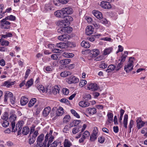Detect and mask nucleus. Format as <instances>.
Wrapping results in <instances>:
<instances>
[{
	"label": "nucleus",
	"instance_id": "obj_1",
	"mask_svg": "<svg viewBox=\"0 0 147 147\" xmlns=\"http://www.w3.org/2000/svg\"><path fill=\"white\" fill-rule=\"evenodd\" d=\"M72 31V28L69 26L61 27L57 30L58 32L62 34L58 37L59 40L65 42L67 41L70 38V36L66 34V33H70Z\"/></svg>",
	"mask_w": 147,
	"mask_h": 147
},
{
	"label": "nucleus",
	"instance_id": "obj_2",
	"mask_svg": "<svg viewBox=\"0 0 147 147\" xmlns=\"http://www.w3.org/2000/svg\"><path fill=\"white\" fill-rule=\"evenodd\" d=\"M134 59H135L134 57H129L128 63L124 66V69L126 73H129L133 69V63Z\"/></svg>",
	"mask_w": 147,
	"mask_h": 147
},
{
	"label": "nucleus",
	"instance_id": "obj_3",
	"mask_svg": "<svg viewBox=\"0 0 147 147\" xmlns=\"http://www.w3.org/2000/svg\"><path fill=\"white\" fill-rule=\"evenodd\" d=\"M3 19L0 21V27L3 29H9L10 28L11 23Z\"/></svg>",
	"mask_w": 147,
	"mask_h": 147
},
{
	"label": "nucleus",
	"instance_id": "obj_4",
	"mask_svg": "<svg viewBox=\"0 0 147 147\" xmlns=\"http://www.w3.org/2000/svg\"><path fill=\"white\" fill-rule=\"evenodd\" d=\"M67 79V82L69 84L76 83L79 81V79L78 78L73 75L71 76Z\"/></svg>",
	"mask_w": 147,
	"mask_h": 147
},
{
	"label": "nucleus",
	"instance_id": "obj_5",
	"mask_svg": "<svg viewBox=\"0 0 147 147\" xmlns=\"http://www.w3.org/2000/svg\"><path fill=\"white\" fill-rule=\"evenodd\" d=\"M18 125H16V128L15 129V122H13L11 123V126L12 129V131L13 132H15L16 131H18V135H19L21 134V131L22 129H20L18 126Z\"/></svg>",
	"mask_w": 147,
	"mask_h": 147
},
{
	"label": "nucleus",
	"instance_id": "obj_6",
	"mask_svg": "<svg viewBox=\"0 0 147 147\" xmlns=\"http://www.w3.org/2000/svg\"><path fill=\"white\" fill-rule=\"evenodd\" d=\"M87 88L89 90L95 91L98 89V87L96 84L90 83L88 84Z\"/></svg>",
	"mask_w": 147,
	"mask_h": 147
},
{
	"label": "nucleus",
	"instance_id": "obj_7",
	"mask_svg": "<svg viewBox=\"0 0 147 147\" xmlns=\"http://www.w3.org/2000/svg\"><path fill=\"white\" fill-rule=\"evenodd\" d=\"M100 6L105 9H110L111 8L110 3L107 1H102L100 3Z\"/></svg>",
	"mask_w": 147,
	"mask_h": 147
},
{
	"label": "nucleus",
	"instance_id": "obj_8",
	"mask_svg": "<svg viewBox=\"0 0 147 147\" xmlns=\"http://www.w3.org/2000/svg\"><path fill=\"white\" fill-rule=\"evenodd\" d=\"M94 28L91 26H89L87 27L86 29V33L87 35H90L94 32Z\"/></svg>",
	"mask_w": 147,
	"mask_h": 147
},
{
	"label": "nucleus",
	"instance_id": "obj_9",
	"mask_svg": "<svg viewBox=\"0 0 147 147\" xmlns=\"http://www.w3.org/2000/svg\"><path fill=\"white\" fill-rule=\"evenodd\" d=\"M59 24L61 26H62L63 27L67 26H69L70 24L69 21L66 19V18H64L63 20H61L58 22Z\"/></svg>",
	"mask_w": 147,
	"mask_h": 147
},
{
	"label": "nucleus",
	"instance_id": "obj_10",
	"mask_svg": "<svg viewBox=\"0 0 147 147\" xmlns=\"http://www.w3.org/2000/svg\"><path fill=\"white\" fill-rule=\"evenodd\" d=\"M92 13L96 18L98 19H101L102 17V15L101 12L98 11L94 10H93Z\"/></svg>",
	"mask_w": 147,
	"mask_h": 147
},
{
	"label": "nucleus",
	"instance_id": "obj_11",
	"mask_svg": "<svg viewBox=\"0 0 147 147\" xmlns=\"http://www.w3.org/2000/svg\"><path fill=\"white\" fill-rule=\"evenodd\" d=\"M51 110V108L48 107L44 109L43 111V115L44 117H45L47 116L49 114Z\"/></svg>",
	"mask_w": 147,
	"mask_h": 147
},
{
	"label": "nucleus",
	"instance_id": "obj_12",
	"mask_svg": "<svg viewBox=\"0 0 147 147\" xmlns=\"http://www.w3.org/2000/svg\"><path fill=\"white\" fill-rule=\"evenodd\" d=\"M86 111L90 115H93L96 113V109L94 107H90L87 109Z\"/></svg>",
	"mask_w": 147,
	"mask_h": 147
},
{
	"label": "nucleus",
	"instance_id": "obj_13",
	"mask_svg": "<svg viewBox=\"0 0 147 147\" xmlns=\"http://www.w3.org/2000/svg\"><path fill=\"white\" fill-rule=\"evenodd\" d=\"M63 9L64 11V12L66 13L67 15L72 14L73 12L72 9L69 7H65Z\"/></svg>",
	"mask_w": 147,
	"mask_h": 147
},
{
	"label": "nucleus",
	"instance_id": "obj_14",
	"mask_svg": "<svg viewBox=\"0 0 147 147\" xmlns=\"http://www.w3.org/2000/svg\"><path fill=\"white\" fill-rule=\"evenodd\" d=\"M28 98L24 96H22L20 100V103L21 105H25L28 102Z\"/></svg>",
	"mask_w": 147,
	"mask_h": 147
},
{
	"label": "nucleus",
	"instance_id": "obj_15",
	"mask_svg": "<svg viewBox=\"0 0 147 147\" xmlns=\"http://www.w3.org/2000/svg\"><path fill=\"white\" fill-rule=\"evenodd\" d=\"M100 53L99 50L97 49H93L91 51V54L92 55V57H95L98 56Z\"/></svg>",
	"mask_w": 147,
	"mask_h": 147
},
{
	"label": "nucleus",
	"instance_id": "obj_16",
	"mask_svg": "<svg viewBox=\"0 0 147 147\" xmlns=\"http://www.w3.org/2000/svg\"><path fill=\"white\" fill-rule=\"evenodd\" d=\"M80 106L82 107H85L89 106L90 104L89 102L86 101H81L79 103Z\"/></svg>",
	"mask_w": 147,
	"mask_h": 147
},
{
	"label": "nucleus",
	"instance_id": "obj_17",
	"mask_svg": "<svg viewBox=\"0 0 147 147\" xmlns=\"http://www.w3.org/2000/svg\"><path fill=\"white\" fill-rule=\"evenodd\" d=\"M113 114L110 112H108L107 114V121L110 123L113 122Z\"/></svg>",
	"mask_w": 147,
	"mask_h": 147
},
{
	"label": "nucleus",
	"instance_id": "obj_18",
	"mask_svg": "<svg viewBox=\"0 0 147 147\" xmlns=\"http://www.w3.org/2000/svg\"><path fill=\"white\" fill-rule=\"evenodd\" d=\"M72 73L70 71H65L61 72L60 74V76L62 77H66L69 75H71Z\"/></svg>",
	"mask_w": 147,
	"mask_h": 147
},
{
	"label": "nucleus",
	"instance_id": "obj_19",
	"mask_svg": "<svg viewBox=\"0 0 147 147\" xmlns=\"http://www.w3.org/2000/svg\"><path fill=\"white\" fill-rule=\"evenodd\" d=\"M71 61V60L69 59H62L60 61V63L61 65H64L68 64Z\"/></svg>",
	"mask_w": 147,
	"mask_h": 147
},
{
	"label": "nucleus",
	"instance_id": "obj_20",
	"mask_svg": "<svg viewBox=\"0 0 147 147\" xmlns=\"http://www.w3.org/2000/svg\"><path fill=\"white\" fill-rule=\"evenodd\" d=\"M115 69H116L115 65L114 64H111L108 66L106 71L107 72L109 73L111 72L112 71L114 70Z\"/></svg>",
	"mask_w": 147,
	"mask_h": 147
},
{
	"label": "nucleus",
	"instance_id": "obj_21",
	"mask_svg": "<svg viewBox=\"0 0 147 147\" xmlns=\"http://www.w3.org/2000/svg\"><path fill=\"white\" fill-rule=\"evenodd\" d=\"M0 43L1 45L2 46H8L9 44V41L5 40L2 38L0 39Z\"/></svg>",
	"mask_w": 147,
	"mask_h": 147
},
{
	"label": "nucleus",
	"instance_id": "obj_22",
	"mask_svg": "<svg viewBox=\"0 0 147 147\" xmlns=\"http://www.w3.org/2000/svg\"><path fill=\"white\" fill-rule=\"evenodd\" d=\"M30 131V129L28 126L24 127L22 129V133L24 135H26Z\"/></svg>",
	"mask_w": 147,
	"mask_h": 147
},
{
	"label": "nucleus",
	"instance_id": "obj_23",
	"mask_svg": "<svg viewBox=\"0 0 147 147\" xmlns=\"http://www.w3.org/2000/svg\"><path fill=\"white\" fill-rule=\"evenodd\" d=\"M128 119V116L127 114H125L124 117L123 123L124 124V126L125 128H127V121Z\"/></svg>",
	"mask_w": 147,
	"mask_h": 147
},
{
	"label": "nucleus",
	"instance_id": "obj_24",
	"mask_svg": "<svg viewBox=\"0 0 147 147\" xmlns=\"http://www.w3.org/2000/svg\"><path fill=\"white\" fill-rule=\"evenodd\" d=\"M81 46L85 48H89L90 47V45L88 42L83 41L81 44Z\"/></svg>",
	"mask_w": 147,
	"mask_h": 147
},
{
	"label": "nucleus",
	"instance_id": "obj_25",
	"mask_svg": "<svg viewBox=\"0 0 147 147\" xmlns=\"http://www.w3.org/2000/svg\"><path fill=\"white\" fill-rule=\"evenodd\" d=\"M64 113L63 108L61 107H59L57 109V115L58 116L62 115Z\"/></svg>",
	"mask_w": 147,
	"mask_h": 147
},
{
	"label": "nucleus",
	"instance_id": "obj_26",
	"mask_svg": "<svg viewBox=\"0 0 147 147\" xmlns=\"http://www.w3.org/2000/svg\"><path fill=\"white\" fill-rule=\"evenodd\" d=\"M113 49L111 47L108 48L106 49L103 51V54L106 55L109 54L111 52Z\"/></svg>",
	"mask_w": 147,
	"mask_h": 147
},
{
	"label": "nucleus",
	"instance_id": "obj_27",
	"mask_svg": "<svg viewBox=\"0 0 147 147\" xmlns=\"http://www.w3.org/2000/svg\"><path fill=\"white\" fill-rule=\"evenodd\" d=\"M64 147H70L72 145V144L68 139H65L63 142Z\"/></svg>",
	"mask_w": 147,
	"mask_h": 147
},
{
	"label": "nucleus",
	"instance_id": "obj_28",
	"mask_svg": "<svg viewBox=\"0 0 147 147\" xmlns=\"http://www.w3.org/2000/svg\"><path fill=\"white\" fill-rule=\"evenodd\" d=\"M44 135L42 134L38 136L37 139V142L38 143H42V142L43 140Z\"/></svg>",
	"mask_w": 147,
	"mask_h": 147
},
{
	"label": "nucleus",
	"instance_id": "obj_29",
	"mask_svg": "<svg viewBox=\"0 0 147 147\" xmlns=\"http://www.w3.org/2000/svg\"><path fill=\"white\" fill-rule=\"evenodd\" d=\"M59 87L57 86H56L53 88L52 92L55 95L59 92Z\"/></svg>",
	"mask_w": 147,
	"mask_h": 147
},
{
	"label": "nucleus",
	"instance_id": "obj_30",
	"mask_svg": "<svg viewBox=\"0 0 147 147\" xmlns=\"http://www.w3.org/2000/svg\"><path fill=\"white\" fill-rule=\"evenodd\" d=\"M51 5V3H49L48 4L45 5V9L47 11L52 10L53 7Z\"/></svg>",
	"mask_w": 147,
	"mask_h": 147
},
{
	"label": "nucleus",
	"instance_id": "obj_31",
	"mask_svg": "<svg viewBox=\"0 0 147 147\" xmlns=\"http://www.w3.org/2000/svg\"><path fill=\"white\" fill-rule=\"evenodd\" d=\"M74 55L72 53L65 52L63 53V56L67 58H71L73 57Z\"/></svg>",
	"mask_w": 147,
	"mask_h": 147
},
{
	"label": "nucleus",
	"instance_id": "obj_32",
	"mask_svg": "<svg viewBox=\"0 0 147 147\" xmlns=\"http://www.w3.org/2000/svg\"><path fill=\"white\" fill-rule=\"evenodd\" d=\"M14 84V82H11L9 81H7L5 82L4 83V85L6 86L7 87H9L12 85Z\"/></svg>",
	"mask_w": 147,
	"mask_h": 147
},
{
	"label": "nucleus",
	"instance_id": "obj_33",
	"mask_svg": "<svg viewBox=\"0 0 147 147\" xmlns=\"http://www.w3.org/2000/svg\"><path fill=\"white\" fill-rule=\"evenodd\" d=\"M36 101V99L34 98H32L29 101L28 105L29 107H31L33 106Z\"/></svg>",
	"mask_w": 147,
	"mask_h": 147
},
{
	"label": "nucleus",
	"instance_id": "obj_34",
	"mask_svg": "<svg viewBox=\"0 0 147 147\" xmlns=\"http://www.w3.org/2000/svg\"><path fill=\"white\" fill-rule=\"evenodd\" d=\"M16 115L15 114H12L9 117V120L11 121V123H12L13 122H15V121L16 120Z\"/></svg>",
	"mask_w": 147,
	"mask_h": 147
},
{
	"label": "nucleus",
	"instance_id": "obj_35",
	"mask_svg": "<svg viewBox=\"0 0 147 147\" xmlns=\"http://www.w3.org/2000/svg\"><path fill=\"white\" fill-rule=\"evenodd\" d=\"M5 19L6 20H9L11 21H14L16 20V18L15 16L12 15H10L7 16Z\"/></svg>",
	"mask_w": 147,
	"mask_h": 147
},
{
	"label": "nucleus",
	"instance_id": "obj_36",
	"mask_svg": "<svg viewBox=\"0 0 147 147\" xmlns=\"http://www.w3.org/2000/svg\"><path fill=\"white\" fill-rule=\"evenodd\" d=\"M70 119V117L69 115H66L63 118V121L64 123L69 122Z\"/></svg>",
	"mask_w": 147,
	"mask_h": 147
},
{
	"label": "nucleus",
	"instance_id": "obj_37",
	"mask_svg": "<svg viewBox=\"0 0 147 147\" xmlns=\"http://www.w3.org/2000/svg\"><path fill=\"white\" fill-rule=\"evenodd\" d=\"M12 34L11 33H6L5 34L1 35V37L2 38H5L7 37H11L12 36Z\"/></svg>",
	"mask_w": 147,
	"mask_h": 147
},
{
	"label": "nucleus",
	"instance_id": "obj_38",
	"mask_svg": "<svg viewBox=\"0 0 147 147\" xmlns=\"http://www.w3.org/2000/svg\"><path fill=\"white\" fill-rule=\"evenodd\" d=\"M97 135L92 133L90 136V140L92 141H95L97 138Z\"/></svg>",
	"mask_w": 147,
	"mask_h": 147
},
{
	"label": "nucleus",
	"instance_id": "obj_39",
	"mask_svg": "<svg viewBox=\"0 0 147 147\" xmlns=\"http://www.w3.org/2000/svg\"><path fill=\"white\" fill-rule=\"evenodd\" d=\"M80 128L79 126H76L74 127L72 130V133L73 134H76L79 131V129Z\"/></svg>",
	"mask_w": 147,
	"mask_h": 147
},
{
	"label": "nucleus",
	"instance_id": "obj_40",
	"mask_svg": "<svg viewBox=\"0 0 147 147\" xmlns=\"http://www.w3.org/2000/svg\"><path fill=\"white\" fill-rule=\"evenodd\" d=\"M33 80L32 79H31L27 82L26 84V86H28V88H29L33 84Z\"/></svg>",
	"mask_w": 147,
	"mask_h": 147
},
{
	"label": "nucleus",
	"instance_id": "obj_41",
	"mask_svg": "<svg viewBox=\"0 0 147 147\" xmlns=\"http://www.w3.org/2000/svg\"><path fill=\"white\" fill-rule=\"evenodd\" d=\"M71 112L72 114L75 117L77 118H80V116L78 114L74 109H72L71 110Z\"/></svg>",
	"mask_w": 147,
	"mask_h": 147
},
{
	"label": "nucleus",
	"instance_id": "obj_42",
	"mask_svg": "<svg viewBox=\"0 0 147 147\" xmlns=\"http://www.w3.org/2000/svg\"><path fill=\"white\" fill-rule=\"evenodd\" d=\"M83 98L86 100H88L91 99V96L89 94H86L83 96Z\"/></svg>",
	"mask_w": 147,
	"mask_h": 147
},
{
	"label": "nucleus",
	"instance_id": "obj_43",
	"mask_svg": "<svg viewBox=\"0 0 147 147\" xmlns=\"http://www.w3.org/2000/svg\"><path fill=\"white\" fill-rule=\"evenodd\" d=\"M9 123L7 120H3L2 123V125L4 127H7L9 126Z\"/></svg>",
	"mask_w": 147,
	"mask_h": 147
},
{
	"label": "nucleus",
	"instance_id": "obj_44",
	"mask_svg": "<svg viewBox=\"0 0 147 147\" xmlns=\"http://www.w3.org/2000/svg\"><path fill=\"white\" fill-rule=\"evenodd\" d=\"M30 136V138L29 140L28 143L30 144L31 145L34 143L36 140V138L32 136L31 137V135Z\"/></svg>",
	"mask_w": 147,
	"mask_h": 147
},
{
	"label": "nucleus",
	"instance_id": "obj_45",
	"mask_svg": "<svg viewBox=\"0 0 147 147\" xmlns=\"http://www.w3.org/2000/svg\"><path fill=\"white\" fill-rule=\"evenodd\" d=\"M60 13H61V18H65L67 15L66 13L64 12V11L63 9L62 10H60Z\"/></svg>",
	"mask_w": 147,
	"mask_h": 147
},
{
	"label": "nucleus",
	"instance_id": "obj_46",
	"mask_svg": "<svg viewBox=\"0 0 147 147\" xmlns=\"http://www.w3.org/2000/svg\"><path fill=\"white\" fill-rule=\"evenodd\" d=\"M8 118V115L6 112H5L3 115L1 117V119L3 121L7 120Z\"/></svg>",
	"mask_w": 147,
	"mask_h": 147
},
{
	"label": "nucleus",
	"instance_id": "obj_47",
	"mask_svg": "<svg viewBox=\"0 0 147 147\" xmlns=\"http://www.w3.org/2000/svg\"><path fill=\"white\" fill-rule=\"evenodd\" d=\"M54 139V137L51 136L49 138V140L48 142V144H47V147H49L51 144V143L53 142V139Z\"/></svg>",
	"mask_w": 147,
	"mask_h": 147
},
{
	"label": "nucleus",
	"instance_id": "obj_48",
	"mask_svg": "<svg viewBox=\"0 0 147 147\" xmlns=\"http://www.w3.org/2000/svg\"><path fill=\"white\" fill-rule=\"evenodd\" d=\"M123 63L121 62H120L117 64V67H116V71L119 70L122 67Z\"/></svg>",
	"mask_w": 147,
	"mask_h": 147
},
{
	"label": "nucleus",
	"instance_id": "obj_49",
	"mask_svg": "<svg viewBox=\"0 0 147 147\" xmlns=\"http://www.w3.org/2000/svg\"><path fill=\"white\" fill-rule=\"evenodd\" d=\"M39 90L42 91V92H47V90H45L44 87L42 85H39L38 87Z\"/></svg>",
	"mask_w": 147,
	"mask_h": 147
},
{
	"label": "nucleus",
	"instance_id": "obj_50",
	"mask_svg": "<svg viewBox=\"0 0 147 147\" xmlns=\"http://www.w3.org/2000/svg\"><path fill=\"white\" fill-rule=\"evenodd\" d=\"M87 83V81L85 80H81L80 82L79 86L82 87L83 86Z\"/></svg>",
	"mask_w": 147,
	"mask_h": 147
},
{
	"label": "nucleus",
	"instance_id": "obj_51",
	"mask_svg": "<svg viewBox=\"0 0 147 147\" xmlns=\"http://www.w3.org/2000/svg\"><path fill=\"white\" fill-rule=\"evenodd\" d=\"M144 125L145 123H144V121L140 123L137 124V126L138 129H140V128H141L142 127L144 126Z\"/></svg>",
	"mask_w": 147,
	"mask_h": 147
},
{
	"label": "nucleus",
	"instance_id": "obj_52",
	"mask_svg": "<svg viewBox=\"0 0 147 147\" xmlns=\"http://www.w3.org/2000/svg\"><path fill=\"white\" fill-rule=\"evenodd\" d=\"M107 65L105 63L101 62L99 65V67L102 69H105L107 67Z\"/></svg>",
	"mask_w": 147,
	"mask_h": 147
},
{
	"label": "nucleus",
	"instance_id": "obj_53",
	"mask_svg": "<svg viewBox=\"0 0 147 147\" xmlns=\"http://www.w3.org/2000/svg\"><path fill=\"white\" fill-rule=\"evenodd\" d=\"M59 56V54H53L51 55V57L53 60H57Z\"/></svg>",
	"mask_w": 147,
	"mask_h": 147
},
{
	"label": "nucleus",
	"instance_id": "obj_54",
	"mask_svg": "<svg viewBox=\"0 0 147 147\" xmlns=\"http://www.w3.org/2000/svg\"><path fill=\"white\" fill-rule=\"evenodd\" d=\"M24 124V122L23 121H19L16 125H18V126L21 129H22V126Z\"/></svg>",
	"mask_w": 147,
	"mask_h": 147
},
{
	"label": "nucleus",
	"instance_id": "obj_55",
	"mask_svg": "<svg viewBox=\"0 0 147 147\" xmlns=\"http://www.w3.org/2000/svg\"><path fill=\"white\" fill-rule=\"evenodd\" d=\"M90 135V133L88 131H86L83 133L82 137L86 139L87 137H89Z\"/></svg>",
	"mask_w": 147,
	"mask_h": 147
},
{
	"label": "nucleus",
	"instance_id": "obj_56",
	"mask_svg": "<svg viewBox=\"0 0 147 147\" xmlns=\"http://www.w3.org/2000/svg\"><path fill=\"white\" fill-rule=\"evenodd\" d=\"M127 57V55H124L123 54L122 55L121 57V59H119V61H120V62L123 63V62L125 61L126 58Z\"/></svg>",
	"mask_w": 147,
	"mask_h": 147
},
{
	"label": "nucleus",
	"instance_id": "obj_57",
	"mask_svg": "<svg viewBox=\"0 0 147 147\" xmlns=\"http://www.w3.org/2000/svg\"><path fill=\"white\" fill-rule=\"evenodd\" d=\"M134 121L132 120H131L130 121L129 125V129H131L134 126Z\"/></svg>",
	"mask_w": 147,
	"mask_h": 147
},
{
	"label": "nucleus",
	"instance_id": "obj_58",
	"mask_svg": "<svg viewBox=\"0 0 147 147\" xmlns=\"http://www.w3.org/2000/svg\"><path fill=\"white\" fill-rule=\"evenodd\" d=\"M50 136V135L48 133H47L46 134V136H45V139L44 142V147L45 146V144H46L47 142L48 141L49 137Z\"/></svg>",
	"mask_w": 147,
	"mask_h": 147
},
{
	"label": "nucleus",
	"instance_id": "obj_59",
	"mask_svg": "<svg viewBox=\"0 0 147 147\" xmlns=\"http://www.w3.org/2000/svg\"><path fill=\"white\" fill-rule=\"evenodd\" d=\"M63 92L64 95H67L69 93V91L68 89L64 88L63 89Z\"/></svg>",
	"mask_w": 147,
	"mask_h": 147
},
{
	"label": "nucleus",
	"instance_id": "obj_60",
	"mask_svg": "<svg viewBox=\"0 0 147 147\" xmlns=\"http://www.w3.org/2000/svg\"><path fill=\"white\" fill-rule=\"evenodd\" d=\"M105 139L104 137H100L98 138V141L101 143H103L105 142Z\"/></svg>",
	"mask_w": 147,
	"mask_h": 147
},
{
	"label": "nucleus",
	"instance_id": "obj_61",
	"mask_svg": "<svg viewBox=\"0 0 147 147\" xmlns=\"http://www.w3.org/2000/svg\"><path fill=\"white\" fill-rule=\"evenodd\" d=\"M35 126L32 125L30 128V134L29 136L30 137L31 135V134L33 133L35 130Z\"/></svg>",
	"mask_w": 147,
	"mask_h": 147
},
{
	"label": "nucleus",
	"instance_id": "obj_62",
	"mask_svg": "<svg viewBox=\"0 0 147 147\" xmlns=\"http://www.w3.org/2000/svg\"><path fill=\"white\" fill-rule=\"evenodd\" d=\"M13 105L15 104V102L16 99L14 97L11 96L9 99Z\"/></svg>",
	"mask_w": 147,
	"mask_h": 147
},
{
	"label": "nucleus",
	"instance_id": "obj_63",
	"mask_svg": "<svg viewBox=\"0 0 147 147\" xmlns=\"http://www.w3.org/2000/svg\"><path fill=\"white\" fill-rule=\"evenodd\" d=\"M54 14L57 17L61 18L60 10L57 11L55 12Z\"/></svg>",
	"mask_w": 147,
	"mask_h": 147
},
{
	"label": "nucleus",
	"instance_id": "obj_64",
	"mask_svg": "<svg viewBox=\"0 0 147 147\" xmlns=\"http://www.w3.org/2000/svg\"><path fill=\"white\" fill-rule=\"evenodd\" d=\"M58 144V143L57 141H55L51 144L50 147H56Z\"/></svg>",
	"mask_w": 147,
	"mask_h": 147
}]
</instances>
